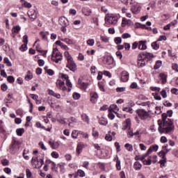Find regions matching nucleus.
Segmentation results:
<instances>
[{
	"instance_id": "1",
	"label": "nucleus",
	"mask_w": 178,
	"mask_h": 178,
	"mask_svg": "<svg viewBox=\"0 0 178 178\" xmlns=\"http://www.w3.org/2000/svg\"><path fill=\"white\" fill-rule=\"evenodd\" d=\"M168 114L166 113H164L162 114V121L159 120V128L158 131L160 134H170L173 130H175V125H173V122L172 120L168 119Z\"/></svg>"
},
{
	"instance_id": "2",
	"label": "nucleus",
	"mask_w": 178,
	"mask_h": 178,
	"mask_svg": "<svg viewBox=\"0 0 178 178\" xmlns=\"http://www.w3.org/2000/svg\"><path fill=\"white\" fill-rule=\"evenodd\" d=\"M154 58V55L147 51L140 53L138 56V67H144L145 61Z\"/></svg>"
},
{
	"instance_id": "3",
	"label": "nucleus",
	"mask_w": 178,
	"mask_h": 178,
	"mask_svg": "<svg viewBox=\"0 0 178 178\" xmlns=\"http://www.w3.org/2000/svg\"><path fill=\"white\" fill-rule=\"evenodd\" d=\"M106 22L105 24L107 27H109L108 24H113L115 25L118 23V17L113 14H107L104 18Z\"/></svg>"
},
{
	"instance_id": "4",
	"label": "nucleus",
	"mask_w": 178,
	"mask_h": 178,
	"mask_svg": "<svg viewBox=\"0 0 178 178\" xmlns=\"http://www.w3.org/2000/svg\"><path fill=\"white\" fill-rule=\"evenodd\" d=\"M51 60L56 63H59L62 60V54L58 51V49H53Z\"/></svg>"
},
{
	"instance_id": "5",
	"label": "nucleus",
	"mask_w": 178,
	"mask_h": 178,
	"mask_svg": "<svg viewBox=\"0 0 178 178\" xmlns=\"http://www.w3.org/2000/svg\"><path fill=\"white\" fill-rule=\"evenodd\" d=\"M31 164L35 169H40V168H42V165H44V159H40L38 160V157H33Z\"/></svg>"
},
{
	"instance_id": "6",
	"label": "nucleus",
	"mask_w": 178,
	"mask_h": 178,
	"mask_svg": "<svg viewBox=\"0 0 178 178\" xmlns=\"http://www.w3.org/2000/svg\"><path fill=\"white\" fill-rule=\"evenodd\" d=\"M136 113L142 120H147L149 118V113L144 109L136 110Z\"/></svg>"
},
{
	"instance_id": "7",
	"label": "nucleus",
	"mask_w": 178,
	"mask_h": 178,
	"mask_svg": "<svg viewBox=\"0 0 178 178\" xmlns=\"http://www.w3.org/2000/svg\"><path fill=\"white\" fill-rule=\"evenodd\" d=\"M66 67H67L71 72H76L77 70V65L73 58L67 60Z\"/></svg>"
},
{
	"instance_id": "8",
	"label": "nucleus",
	"mask_w": 178,
	"mask_h": 178,
	"mask_svg": "<svg viewBox=\"0 0 178 178\" xmlns=\"http://www.w3.org/2000/svg\"><path fill=\"white\" fill-rule=\"evenodd\" d=\"M27 15L29 19H31V22H34V20L38 17V13L34 9H30L28 11Z\"/></svg>"
},
{
	"instance_id": "9",
	"label": "nucleus",
	"mask_w": 178,
	"mask_h": 178,
	"mask_svg": "<svg viewBox=\"0 0 178 178\" xmlns=\"http://www.w3.org/2000/svg\"><path fill=\"white\" fill-rule=\"evenodd\" d=\"M17 149H19V144L16 143V141L13 142L10 147V154H16V152H17Z\"/></svg>"
},
{
	"instance_id": "10",
	"label": "nucleus",
	"mask_w": 178,
	"mask_h": 178,
	"mask_svg": "<svg viewBox=\"0 0 178 178\" xmlns=\"http://www.w3.org/2000/svg\"><path fill=\"white\" fill-rule=\"evenodd\" d=\"M131 127V120L127 118L122 124V130H130Z\"/></svg>"
},
{
	"instance_id": "11",
	"label": "nucleus",
	"mask_w": 178,
	"mask_h": 178,
	"mask_svg": "<svg viewBox=\"0 0 178 178\" xmlns=\"http://www.w3.org/2000/svg\"><path fill=\"white\" fill-rule=\"evenodd\" d=\"M56 84L58 90H62V91H66L67 90L66 86H65V81L57 80Z\"/></svg>"
},
{
	"instance_id": "12",
	"label": "nucleus",
	"mask_w": 178,
	"mask_h": 178,
	"mask_svg": "<svg viewBox=\"0 0 178 178\" xmlns=\"http://www.w3.org/2000/svg\"><path fill=\"white\" fill-rule=\"evenodd\" d=\"M90 95L92 104H97V102L98 101V93L96 92H91Z\"/></svg>"
},
{
	"instance_id": "13",
	"label": "nucleus",
	"mask_w": 178,
	"mask_h": 178,
	"mask_svg": "<svg viewBox=\"0 0 178 178\" xmlns=\"http://www.w3.org/2000/svg\"><path fill=\"white\" fill-rule=\"evenodd\" d=\"M138 49L145 51L147 49V40H140L138 42Z\"/></svg>"
},
{
	"instance_id": "14",
	"label": "nucleus",
	"mask_w": 178,
	"mask_h": 178,
	"mask_svg": "<svg viewBox=\"0 0 178 178\" xmlns=\"http://www.w3.org/2000/svg\"><path fill=\"white\" fill-rule=\"evenodd\" d=\"M120 76L122 81H123L124 83H126V81H129V72H127V71H122Z\"/></svg>"
},
{
	"instance_id": "15",
	"label": "nucleus",
	"mask_w": 178,
	"mask_h": 178,
	"mask_svg": "<svg viewBox=\"0 0 178 178\" xmlns=\"http://www.w3.org/2000/svg\"><path fill=\"white\" fill-rule=\"evenodd\" d=\"M59 24L67 27V26H69V20H67L65 17H61L59 18Z\"/></svg>"
},
{
	"instance_id": "16",
	"label": "nucleus",
	"mask_w": 178,
	"mask_h": 178,
	"mask_svg": "<svg viewBox=\"0 0 178 178\" xmlns=\"http://www.w3.org/2000/svg\"><path fill=\"white\" fill-rule=\"evenodd\" d=\"M45 163H47V165H51V170L53 172H58V170L56 168V163H55V162L51 161L50 159H47L46 160Z\"/></svg>"
},
{
	"instance_id": "17",
	"label": "nucleus",
	"mask_w": 178,
	"mask_h": 178,
	"mask_svg": "<svg viewBox=\"0 0 178 178\" xmlns=\"http://www.w3.org/2000/svg\"><path fill=\"white\" fill-rule=\"evenodd\" d=\"M47 92L49 95H51V97H54V98H57V99H60V94L56 93L52 90H48Z\"/></svg>"
},
{
	"instance_id": "18",
	"label": "nucleus",
	"mask_w": 178,
	"mask_h": 178,
	"mask_svg": "<svg viewBox=\"0 0 178 178\" xmlns=\"http://www.w3.org/2000/svg\"><path fill=\"white\" fill-rule=\"evenodd\" d=\"M159 148V146H158V145H153L150 146L149 148L148 149L147 154H152V152H156Z\"/></svg>"
},
{
	"instance_id": "19",
	"label": "nucleus",
	"mask_w": 178,
	"mask_h": 178,
	"mask_svg": "<svg viewBox=\"0 0 178 178\" xmlns=\"http://www.w3.org/2000/svg\"><path fill=\"white\" fill-rule=\"evenodd\" d=\"M49 144L52 148V149H58V147H60V144H59L58 142H54L52 140H49Z\"/></svg>"
},
{
	"instance_id": "20",
	"label": "nucleus",
	"mask_w": 178,
	"mask_h": 178,
	"mask_svg": "<svg viewBox=\"0 0 178 178\" xmlns=\"http://www.w3.org/2000/svg\"><path fill=\"white\" fill-rule=\"evenodd\" d=\"M109 111L113 112L114 113H118L119 111V107L116 104H111L108 108Z\"/></svg>"
},
{
	"instance_id": "21",
	"label": "nucleus",
	"mask_w": 178,
	"mask_h": 178,
	"mask_svg": "<svg viewBox=\"0 0 178 178\" xmlns=\"http://www.w3.org/2000/svg\"><path fill=\"white\" fill-rule=\"evenodd\" d=\"M83 148H84V144L81 143H78L76 147V154H78V155L79 154H81V152L83 151Z\"/></svg>"
},
{
	"instance_id": "22",
	"label": "nucleus",
	"mask_w": 178,
	"mask_h": 178,
	"mask_svg": "<svg viewBox=\"0 0 178 178\" xmlns=\"http://www.w3.org/2000/svg\"><path fill=\"white\" fill-rule=\"evenodd\" d=\"M79 134H81V131H78V130H74L72 132V137L76 140V138H77V137H79Z\"/></svg>"
},
{
	"instance_id": "23",
	"label": "nucleus",
	"mask_w": 178,
	"mask_h": 178,
	"mask_svg": "<svg viewBox=\"0 0 178 178\" xmlns=\"http://www.w3.org/2000/svg\"><path fill=\"white\" fill-rule=\"evenodd\" d=\"M114 161H116V169L117 170H122V165H120V160H119V157L116 156Z\"/></svg>"
},
{
	"instance_id": "24",
	"label": "nucleus",
	"mask_w": 178,
	"mask_h": 178,
	"mask_svg": "<svg viewBox=\"0 0 178 178\" xmlns=\"http://www.w3.org/2000/svg\"><path fill=\"white\" fill-rule=\"evenodd\" d=\"M141 168H143V165H141L140 162L136 161L134 163V168L135 169V170H141Z\"/></svg>"
},
{
	"instance_id": "25",
	"label": "nucleus",
	"mask_w": 178,
	"mask_h": 178,
	"mask_svg": "<svg viewBox=\"0 0 178 178\" xmlns=\"http://www.w3.org/2000/svg\"><path fill=\"white\" fill-rule=\"evenodd\" d=\"M91 9L90 8H83L82 13L85 15V16H90L91 15Z\"/></svg>"
},
{
	"instance_id": "26",
	"label": "nucleus",
	"mask_w": 178,
	"mask_h": 178,
	"mask_svg": "<svg viewBox=\"0 0 178 178\" xmlns=\"http://www.w3.org/2000/svg\"><path fill=\"white\" fill-rule=\"evenodd\" d=\"M61 41H63L66 44H68V45H73V44H74V41H73V40L69 39V38L62 39Z\"/></svg>"
},
{
	"instance_id": "27",
	"label": "nucleus",
	"mask_w": 178,
	"mask_h": 178,
	"mask_svg": "<svg viewBox=\"0 0 178 178\" xmlns=\"http://www.w3.org/2000/svg\"><path fill=\"white\" fill-rule=\"evenodd\" d=\"M159 77L161 80L162 84H165V83H166V75L163 73H161L159 74Z\"/></svg>"
},
{
	"instance_id": "28",
	"label": "nucleus",
	"mask_w": 178,
	"mask_h": 178,
	"mask_svg": "<svg viewBox=\"0 0 178 178\" xmlns=\"http://www.w3.org/2000/svg\"><path fill=\"white\" fill-rule=\"evenodd\" d=\"M81 118L83 122H86V123H90V118H88V115H87V114H82Z\"/></svg>"
},
{
	"instance_id": "29",
	"label": "nucleus",
	"mask_w": 178,
	"mask_h": 178,
	"mask_svg": "<svg viewBox=\"0 0 178 178\" xmlns=\"http://www.w3.org/2000/svg\"><path fill=\"white\" fill-rule=\"evenodd\" d=\"M21 28L19 26H13L12 29V33H15V34H17V33H19V31H20Z\"/></svg>"
},
{
	"instance_id": "30",
	"label": "nucleus",
	"mask_w": 178,
	"mask_h": 178,
	"mask_svg": "<svg viewBox=\"0 0 178 178\" xmlns=\"http://www.w3.org/2000/svg\"><path fill=\"white\" fill-rule=\"evenodd\" d=\"M44 70L46 72V73H47V74H49V76H54V70H52L51 69H48V67H44Z\"/></svg>"
},
{
	"instance_id": "31",
	"label": "nucleus",
	"mask_w": 178,
	"mask_h": 178,
	"mask_svg": "<svg viewBox=\"0 0 178 178\" xmlns=\"http://www.w3.org/2000/svg\"><path fill=\"white\" fill-rule=\"evenodd\" d=\"M131 10L132 12V13H134L135 15H137V13H138V7L136 6H132L131 8Z\"/></svg>"
},
{
	"instance_id": "32",
	"label": "nucleus",
	"mask_w": 178,
	"mask_h": 178,
	"mask_svg": "<svg viewBox=\"0 0 178 178\" xmlns=\"http://www.w3.org/2000/svg\"><path fill=\"white\" fill-rule=\"evenodd\" d=\"M16 133L17 136H22L23 135V133H24V129L19 128L16 130Z\"/></svg>"
},
{
	"instance_id": "33",
	"label": "nucleus",
	"mask_w": 178,
	"mask_h": 178,
	"mask_svg": "<svg viewBox=\"0 0 178 178\" xmlns=\"http://www.w3.org/2000/svg\"><path fill=\"white\" fill-rule=\"evenodd\" d=\"M64 56L66 58L67 60H70V59H73V57L69 54L68 51H65L64 52Z\"/></svg>"
},
{
	"instance_id": "34",
	"label": "nucleus",
	"mask_w": 178,
	"mask_h": 178,
	"mask_svg": "<svg viewBox=\"0 0 178 178\" xmlns=\"http://www.w3.org/2000/svg\"><path fill=\"white\" fill-rule=\"evenodd\" d=\"M87 44L90 47H94V44H95V40H94V39H88L87 40Z\"/></svg>"
},
{
	"instance_id": "35",
	"label": "nucleus",
	"mask_w": 178,
	"mask_h": 178,
	"mask_svg": "<svg viewBox=\"0 0 178 178\" xmlns=\"http://www.w3.org/2000/svg\"><path fill=\"white\" fill-rule=\"evenodd\" d=\"M77 175L79 177H84L86 176V172L82 170H78Z\"/></svg>"
},
{
	"instance_id": "36",
	"label": "nucleus",
	"mask_w": 178,
	"mask_h": 178,
	"mask_svg": "<svg viewBox=\"0 0 178 178\" xmlns=\"http://www.w3.org/2000/svg\"><path fill=\"white\" fill-rule=\"evenodd\" d=\"M125 148L127 149V151H129V152H131V151H133V145L131 144H125Z\"/></svg>"
},
{
	"instance_id": "37",
	"label": "nucleus",
	"mask_w": 178,
	"mask_h": 178,
	"mask_svg": "<svg viewBox=\"0 0 178 178\" xmlns=\"http://www.w3.org/2000/svg\"><path fill=\"white\" fill-rule=\"evenodd\" d=\"M161 66H162V61L157 60L154 65V69L155 70L159 69V67H161Z\"/></svg>"
},
{
	"instance_id": "38",
	"label": "nucleus",
	"mask_w": 178,
	"mask_h": 178,
	"mask_svg": "<svg viewBox=\"0 0 178 178\" xmlns=\"http://www.w3.org/2000/svg\"><path fill=\"white\" fill-rule=\"evenodd\" d=\"M105 140H106V141H111L112 140H113V137H112L111 134H106Z\"/></svg>"
},
{
	"instance_id": "39",
	"label": "nucleus",
	"mask_w": 178,
	"mask_h": 178,
	"mask_svg": "<svg viewBox=\"0 0 178 178\" xmlns=\"http://www.w3.org/2000/svg\"><path fill=\"white\" fill-rule=\"evenodd\" d=\"M19 51L22 52H24V51H27V44H22L21 47H19Z\"/></svg>"
},
{
	"instance_id": "40",
	"label": "nucleus",
	"mask_w": 178,
	"mask_h": 178,
	"mask_svg": "<svg viewBox=\"0 0 178 178\" xmlns=\"http://www.w3.org/2000/svg\"><path fill=\"white\" fill-rule=\"evenodd\" d=\"M4 63H6L7 66L8 67L12 66V63H10V60H9L8 57L4 58Z\"/></svg>"
},
{
	"instance_id": "41",
	"label": "nucleus",
	"mask_w": 178,
	"mask_h": 178,
	"mask_svg": "<svg viewBox=\"0 0 178 178\" xmlns=\"http://www.w3.org/2000/svg\"><path fill=\"white\" fill-rule=\"evenodd\" d=\"M26 175L27 178H31V176H33L31 171H30V169L29 168L26 170Z\"/></svg>"
},
{
	"instance_id": "42",
	"label": "nucleus",
	"mask_w": 178,
	"mask_h": 178,
	"mask_svg": "<svg viewBox=\"0 0 178 178\" xmlns=\"http://www.w3.org/2000/svg\"><path fill=\"white\" fill-rule=\"evenodd\" d=\"M80 86H81V88L84 91H86L87 90V87H88V84L84 82H83Z\"/></svg>"
},
{
	"instance_id": "43",
	"label": "nucleus",
	"mask_w": 178,
	"mask_h": 178,
	"mask_svg": "<svg viewBox=\"0 0 178 178\" xmlns=\"http://www.w3.org/2000/svg\"><path fill=\"white\" fill-rule=\"evenodd\" d=\"M51 156L55 159H58V158H59V154L56 152H51Z\"/></svg>"
},
{
	"instance_id": "44",
	"label": "nucleus",
	"mask_w": 178,
	"mask_h": 178,
	"mask_svg": "<svg viewBox=\"0 0 178 178\" xmlns=\"http://www.w3.org/2000/svg\"><path fill=\"white\" fill-rule=\"evenodd\" d=\"M74 99H80V94L79 92H74L72 95Z\"/></svg>"
},
{
	"instance_id": "45",
	"label": "nucleus",
	"mask_w": 178,
	"mask_h": 178,
	"mask_svg": "<svg viewBox=\"0 0 178 178\" xmlns=\"http://www.w3.org/2000/svg\"><path fill=\"white\" fill-rule=\"evenodd\" d=\"M129 22H130V20H127L126 18H122V26L124 27L127 24H129Z\"/></svg>"
},
{
	"instance_id": "46",
	"label": "nucleus",
	"mask_w": 178,
	"mask_h": 178,
	"mask_svg": "<svg viewBox=\"0 0 178 178\" xmlns=\"http://www.w3.org/2000/svg\"><path fill=\"white\" fill-rule=\"evenodd\" d=\"M124 112H129V113H133V108L129 107H124L122 108Z\"/></svg>"
},
{
	"instance_id": "47",
	"label": "nucleus",
	"mask_w": 178,
	"mask_h": 178,
	"mask_svg": "<svg viewBox=\"0 0 178 178\" xmlns=\"http://www.w3.org/2000/svg\"><path fill=\"white\" fill-rule=\"evenodd\" d=\"M114 41H115V44H122V38L117 37L115 38Z\"/></svg>"
},
{
	"instance_id": "48",
	"label": "nucleus",
	"mask_w": 178,
	"mask_h": 178,
	"mask_svg": "<svg viewBox=\"0 0 178 178\" xmlns=\"http://www.w3.org/2000/svg\"><path fill=\"white\" fill-rule=\"evenodd\" d=\"M99 123L103 126H106L108 124V121L105 120L104 119H102L99 120Z\"/></svg>"
},
{
	"instance_id": "49",
	"label": "nucleus",
	"mask_w": 178,
	"mask_h": 178,
	"mask_svg": "<svg viewBox=\"0 0 178 178\" xmlns=\"http://www.w3.org/2000/svg\"><path fill=\"white\" fill-rule=\"evenodd\" d=\"M1 90L2 91H7L8 90V85H6V83H3L1 86Z\"/></svg>"
},
{
	"instance_id": "50",
	"label": "nucleus",
	"mask_w": 178,
	"mask_h": 178,
	"mask_svg": "<svg viewBox=\"0 0 178 178\" xmlns=\"http://www.w3.org/2000/svg\"><path fill=\"white\" fill-rule=\"evenodd\" d=\"M116 91L117 92H124V91H126V88L125 87L117 88Z\"/></svg>"
},
{
	"instance_id": "51",
	"label": "nucleus",
	"mask_w": 178,
	"mask_h": 178,
	"mask_svg": "<svg viewBox=\"0 0 178 178\" xmlns=\"http://www.w3.org/2000/svg\"><path fill=\"white\" fill-rule=\"evenodd\" d=\"M131 37V35L127 33L122 35V38H123L124 40H126L127 38H130Z\"/></svg>"
},
{
	"instance_id": "52",
	"label": "nucleus",
	"mask_w": 178,
	"mask_h": 178,
	"mask_svg": "<svg viewBox=\"0 0 178 178\" xmlns=\"http://www.w3.org/2000/svg\"><path fill=\"white\" fill-rule=\"evenodd\" d=\"M23 42L24 44H29V36H27V35H24L23 37Z\"/></svg>"
},
{
	"instance_id": "53",
	"label": "nucleus",
	"mask_w": 178,
	"mask_h": 178,
	"mask_svg": "<svg viewBox=\"0 0 178 178\" xmlns=\"http://www.w3.org/2000/svg\"><path fill=\"white\" fill-rule=\"evenodd\" d=\"M152 47L154 49H159V44H156V42H154L152 43Z\"/></svg>"
},
{
	"instance_id": "54",
	"label": "nucleus",
	"mask_w": 178,
	"mask_h": 178,
	"mask_svg": "<svg viewBox=\"0 0 178 178\" xmlns=\"http://www.w3.org/2000/svg\"><path fill=\"white\" fill-rule=\"evenodd\" d=\"M108 116L111 120H113V119H115V114H113V111H109Z\"/></svg>"
},
{
	"instance_id": "55",
	"label": "nucleus",
	"mask_w": 178,
	"mask_h": 178,
	"mask_svg": "<svg viewBox=\"0 0 178 178\" xmlns=\"http://www.w3.org/2000/svg\"><path fill=\"white\" fill-rule=\"evenodd\" d=\"M7 81L8 83H15V78L12 76H9L7 77Z\"/></svg>"
},
{
	"instance_id": "56",
	"label": "nucleus",
	"mask_w": 178,
	"mask_h": 178,
	"mask_svg": "<svg viewBox=\"0 0 178 178\" xmlns=\"http://www.w3.org/2000/svg\"><path fill=\"white\" fill-rule=\"evenodd\" d=\"M150 90L152 91H156V92H159V91H161V88H160L154 87V86L150 87Z\"/></svg>"
},
{
	"instance_id": "57",
	"label": "nucleus",
	"mask_w": 178,
	"mask_h": 178,
	"mask_svg": "<svg viewBox=\"0 0 178 178\" xmlns=\"http://www.w3.org/2000/svg\"><path fill=\"white\" fill-rule=\"evenodd\" d=\"M161 97L163 98H166L168 97V94L166 93V90H163L161 92H160Z\"/></svg>"
},
{
	"instance_id": "58",
	"label": "nucleus",
	"mask_w": 178,
	"mask_h": 178,
	"mask_svg": "<svg viewBox=\"0 0 178 178\" xmlns=\"http://www.w3.org/2000/svg\"><path fill=\"white\" fill-rule=\"evenodd\" d=\"M159 163H160L161 165L165 166V163H166V157L163 158L161 160L159 161Z\"/></svg>"
},
{
	"instance_id": "59",
	"label": "nucleus",
	"mask_w": 178,
	"mask_h": 178,
	"mask_svg": "<svg viewBox=\"0 0 178 178\" xmlns=\"http://www.w3.org/2000/svg\"><path fill=\"white\" fill-rule=\"evenodd\" d=\"M39 147H40L41 149H43V151H47V147H45V145H44V143L40 142L39 143Z\"/></svg>"
},
{
	"instance_id": "60",
	"label": "nucleus",
	"mask_w": 178,
	"mask_h": 178,
	"mask_svg": "<svg viewBox=\"0 0 178 178\" xmlns=\"http://www.w3.org/2000/svg\"><path fill=\"white\" fill-rule=\"evenodd\" d=\"M159 156H161L162 159L163 158H166V152H163V151H161L159 153Z\"/></svg>"
},
{
	"instance_id": "61",
	"label": "nucleus",
	"mask_w": 178,
	"mask_h": 178,
	"mask_svg": "<svg viewBox=\"0 0 178 178\" xmlns=\"http://www.w3.org/2000/svg\"><path fill=\"white\" fill-rule=\"evenodd\" d=\"M115 147H116L117 152H120V145L119 144V143L115 142Z\"/></svg>"
},
{
	"instance_id": "62",
	"label": "nucleus",
	"mask_w": 178,
	"mask_h": 178,
	"mask_svg": "<svg viewBox=\"0 0 178 178\" xmlns=\"http://www.w3.org/2000/svg\"><path fill=\"white\" fill-rule=\"evenodd\" d=\"M130 44L129 43H124V48L126 49V51L130 50Z\"/></svg>"
},
{
	"instance_id": "63",
	"label": "nucleus",
	"mask_w": 178,
	"mask_h": 178,
	"mask_svg": "<svg viewBox=\"0 0 178 178\" xmlns=\"http://www.w3.org/2000/svg\"><path fill=\"white\" fill-rule=\"evenodd\" d=\"M138 48V42H134L133 44H132V49H136V48Z\"/></svg>"
},
{
	"instance_id": "64",
	"label": "nucleus",
	"mask_w": 178,
	"mask_h": 178,
	"mask_svg": "<svg viewBox=\"0 0 178 178\" xmlns=\"http://www.w3.org/2000/svg\"><path fill=\"white\" fill-rule=\"evenodd\" d=\"M172 70H175V72H178V65L177 63L172 64Z\"/></svg>"
}]
</instances>
